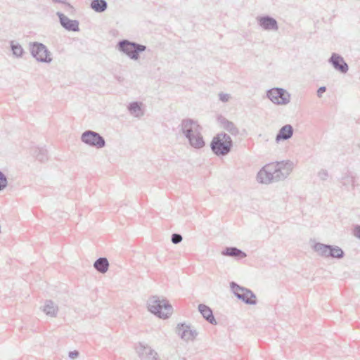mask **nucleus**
Here are the masks:
<instances>
[{
	"label": "nucleus",
	"mask_w": 360,
	"mask_h": 360,
	"mask_svg": "<svg viewBox=\"0 0 360 360\" xmlns=\"http://www.w3.org/2000/svg\"><path fill=\"white\" fill-rule=\"evenodd\" d=\"M233 147V141L229 135L221 132L214 136L210 143V148L217 156L228 155Z\"/></svg>",
	"instance_id": "nucleus-1"
},
{
	"label": "nucleus",
	"mask_w": 360,
	"mask_h": 360,
	"mask_svg": "<svg viewBox=\"0 0 360 360\" xmlns=\"http://www.w3.org/2000/svg\"><path fill=\"white\" fill-rule=\"evenodd\" d=\"M149 311L159 318L167 319L172 313V306L167 300H160L158 296H152L147 302Z\"/></svg>",
	"instance_id": "nucleus-2"
},
{
	"label": "nucleus",
	"mask_w": 360,
	"mask_h": 360,
	"mask_svg": "<svg viewBox=\"0 0 360 360\" xmlns=\"http://www.w3.org/2000/svg\"><path fill=\"white\" fill-rule=\"evenodd\" d=\"M117 49L123 53L130 59L138 60L140 58V53L147 49L146 46L131 41L128 39H122L118 41Z\"/></svg>",
	"instance_id": "nucleus-3"
},
{
	"label": "nucleus",
	"mask_w": 360,
	"mask_h": 360,
	"mask_svg": "<svg viewBox=\"0 0 360 360\" xmlns=\"http://www.w3.org/2000/svg\"><path fill=\"white\" fill-rule=\"evenodd\" d=\"M29 49L31 56L37 61L44 63H50L52 61L51 53L48 48L40 42H30Z\"/></svg>",
	"instance_id": "nucleus-4"
},
{
	"label": "nucleus",
	"mask_w": 360,
	"mask_h": 360,
	"mask_svg": "<svg viewBox=\"0 0 360 360\" xmlns=\"http://www.w3.org/2000/svg\"><path fill=\"white\" fill-rule=\"evenodd\" d=\"M313 249L319 256L323 257H331L340 259L345 256V252L342 248L336 245L316 243Z\"/></svg>",
	"instance_id": "nucleus-5"
},
{
	"label": "nucleus",
	"mask_w": 360,
	"mask_h": 360,
	"mask_svg": "<svg viewBox=\"0 0 360 360\" xmlns=\"http://www.w3.org/2000/svg\"><path fill=\"white\" fill-rule=\"evenodd\" d=\"M230 287L235 296L244 303L250 305H255L257 303L256 295L251 290L233 281L231 282Z\"/></svg>",
	"instance_id": "nucleus-6"
},
{
	"label": "nucleus",
	"mask_w": 360,
	"mask_h": 360,
	"mask_svg": "<svg viewBox=\"0 0 360 360\" xmlns=\"http://www.w3.org/2000/svg\"><path fill=\"white\" fill-rule=\"evenodd\" d=\"M274 166V171L275 172L276 181H283L290 175L293 170L295 164L291 160H282L271 162Z\"/></svg>",
	"instance_id": "nucleus-7"
},
{
	"label": "nucleus",
	"mask_w": 360,
	"mask_h": 360,
	"mask_svg": "<svg viewBox=\"0 0 360 360\" xmlns=\"http://www.w3.org/2000/svg\"><path fill=\"white\" fill-rule=\"evenodd\" d=\"M81 141L87 146L102 148L105 146V139L98 132L86 130L82 134Z\"/></svg>",
	"instance_id": "nucleus-8"
},
{
	"label": "nucleus",
	"mask_w": 360,
	"mask_h": 360,
	"mask_svg": "<svg viewBox=\"0 0 360 360\" xmlns=\"http://www.w3.org/2000/svg\"><path fill=\"white\" fill-rule=\"evenodd\" d=\"M266 96L276 105H286L290 101V94L283 88L275 87L268 90Z\"/></svg>",
	"instance_id": "nucleus-9"
},
{
	"label": "nucleus",
	"mask_w": 360,
	"mask_h": 360,
	"mask_svg": "<svg viewBox=\"0 0 360 360\" xmlns=\"http://www.w3.org/2000/svg\"><path fill=\"white\" fill-rule=\"evenodd\" d=\"M274 165L271 163L264 165L257 173V180L258 182L264 184H269L273 182H278L275 179Z\"/></svg>",
	"instance_id": "nucleus-10"
},
{
	"label": "nucleus",
	"mask_w": 360,
	"mask_h": 360,
	"mask_svg": "<svg viewBox=\"0 0 360 360\" xmlns=\"http://www.w3.org/2000/svg\"><path fill=\"white\" fill-rule=\"evenodd\" d=\"M179 129L186 139L202 130V127L198 122L191 118L183 119L179 124Z\"/></svg>",
	"instance_id": "nucleus-11"
},
{
	"label": "nucleus",
	"mask_w": 360,
	"mask_h": 360,
	"mask_svg": "<svg viewBox=\"0 0 360 360\" xmlns=\"http://www.w3.org/2000/svg\"><path fill=\"white\" fill-rule=\"evenodd\" d=\"M176 332L181 339L186 341L195 340L198 334L196 330L191 329V326L187 325L185 323H180L177 324Z\"/></svg>",
	"instance_id": "nucleus-12"
},
{
	"label": "nucleus",
	"mask_w": 360,
	"mask_h": 360,
	"mask_svg": "<svg viewBox=\"0 0 360 360\" xmlns=\"http://www.w3.org/2000/svg\"><path fill=\"white\" fill-rule=\"evenodd\" d=\"M328 63L333 68L340 73L345 74L349 70V66L343 57L336 53H333L328 59Z\"/></svg>",
	"instance_id": "nucleus-13"
},
{
	"label": "nucleus",
	"mask_w": 360,
	"mask_h": 360,
	"mask_svg": "<svg viewBox=\"0 0 360 360\" xmlns=\"http://www.w3.org/2000/svg\"><path fill=\"white\" fill-rule=\"evenodd\" d=\"M257 21L259 27L264 30L276 31L278 30V25L276 20L270 15H266L258 16L257 18Z\"/></svg>",
	"instance_id": "nucleus-14"
},
{
	"label": "nucleus",
	"mask_w": 360,
	"mask_h": 360,
	"mask_svg": "<svg viewBox=\"0 0 360 360\" xmlns=\"http://www.w3.org/2000/svg\"><path fill=\"white\" fill-rule=\"evenodd\" d=\"M59 18L61 26L68 31L78 32L79 31V21L77 20H71L65 15L60 12L56 13Z\"/></svg>",
	"instance_id": "nucleus-15"
},
{
	"label": "nucleus",
	"mask_w": 360,
	"mask_h": 360,
	"mask_svg": "<svg viewBox=\"0 0 360 360\" xmlns=\"http://www.w3.org/2000/svg\"><path fill=\"white\" fill-rule=\"evenodd\" d=\"M294 129L291 124L283 126L276 136V142L279 143L282 141L290 139L293 135Z\"/></svg>",
	"instance_id": "nucleus-16"
},
{
	"label": "nucleus",
	"mask_w": 360,
	"mask_h": 360,
	"mask_svg": "<svg viewBox=\"0 0 360 360\" xmlns=\"http://www.w3.org/2000/svg\"><path fill=\"white\" fill-rule=\"evenodd\" d=\"M198 311L208 323L212 325L217 324L213 311L210 307L205 304H200L198 305Z\"/></svg>",
	"instance_id": "nucleus-17"
},
{
	"label": "nucleus",
	"mask_w": 360,
	"mask_h": 360,
	"mask_svg": "<svg viewBox=\"0 0 360 360\" xmlns=\"http://www.w3.org/2000/svg\"><path fill=\"white\" fill-rule=\"evenodd\" d=\"M217 120L223 129L229 132L231 135L237 136L239 134V129L233 122L228 120L221 115L219 116Z\"/></svg>",
	"instance_id": "nucleus-18"
},
{
	"label": "nucleus",
	"mask_w": 360,
	"mask_h": 360,
	"mask_svg": "<svg viewBox=\"0 0 360 360\" xmlns=\"http://www.w3.org/2000/svg\"><path fill=\"white\" fill-rule=\"evenodd\" d=\"M187 140L191 146L195 149H201L205 145L201 131H198L195 134H192L191 136L187 139Z\"/></svg>",
	"instance_id": "nucleus-19"
},
{
	"label": "nucleus",
	"mask_w": 360,
	"mask_h": 360,
	"mask_svg": "<svg viewBox=\"0 0 360 360\" xmlns=\"http://www.w3.org/2000/svg\"><path fill=\"white\" fill-rule=\"evenodd\" d=\"M221 255L224 256L231 257L236 259H243L247 257L245 252L236 247H226L221 251Z\"/></svg>",
	"instance_id": "nucleus-20"
},
{
	"label": "nucleus",
	"mask_w": 360,
	"mask_h": 360,
	"mask_svg": "<svg viewBox=\"0 0 360 360\" xmlns=\"http://www.w3.org/2000/svg\"><path fill=\"white\" fill-rule=\"evenodd\" d=\"M127 110L131 115L137 118H140L144 115L143 103L139 101L131 102L127 105Z\"/></svg>",
	"instance_id": "nucleus-21"
},
{
	"label": "nucleus",
	"mask_w": 360,
	"mask_h": 360,
	"mask_svg": "<svg viewBox=\"0 0 360 360\" xmlns=\"http://www.w3.org/2000/svg\"><path fill=\"white\" fill-rule=\"evenodd\" d=\"M42 311L51 317H56L58 314V307L52 300H46L42 307Z\"/></svg>",
	"instance_id": "nucleus-22"
},
{
	"label": "nucleus",
	"mask_w": 360,
	"mask_h": 360,
	"mask_svg": "<svg viewBox=\"0 0 360 360\" xmlns=\"http://www.w3.org/2000/svg\"><path fill=\"white\" fill-rule=\"evenodd\" d=\"M32 154L41 162H44L49 159L48 151L44 147H34L32 148Z\"/></svg>",
	"instance_id": "nucleus-23"
},
{
	"label": "nucleus",
	"mask_w": 360,
	"mask_h": 360,
	"mask_svg": "<svg viewBox=\"0 0 360 360\" xmlns=\"http://www.w3.org/2000/svg\"><path fill=\"white\" fill-rule=\"evenodd\" d=\"M94 267L99 273L105 274L109 268L108 260L106 257H99L95 261Z\"/></svg>",
	"instance_id": "nucleus-24"
},
{
	"label": "nucleus",
	"mask_w": 360,
	"mask_h": 360,
	"mask_svg": "<svg viewBox=\"0 0 360 360\" xmlns=\"http://www.w3.org/2000/svg\"><path fill=\"white\" fill-rule=\"evenodd\" d=\"M90 8L96 13H103L108 8V3L105 0H91Z\"/></svg>",
	"instance_id": "nucleus-25"
},
{
	"label": "nucleus",
	"mask_w": 360,
	"mask_h": 360,
	"mask_svg": "<svg viewBox=\"0 0 360 360\" xmlns=\"http://www.w3.org/2000/svg\"><path fill=\"white\" fill-rule=\"evenodd\" d=\"M11 49L14 56L16 58H22L25 51L22 46L15 41L10 42Z\"/></svg>",
	"instance_id": "nucleus-26"
},
{
	"label": "nucleus",
	"mask_w": 360,
	"mask_h": 360,
	"mask_svg": "<svg viewBox=\"0 0 360 360\" xmlns=\"http://www.w3.org/2000/svg\"><path fill=\"white\" fill-rule=\"evenodd\" d=\"M354 181H355L354 177L352 176V174L350 172L345 173L341 179L342 186H344L347 188L349 186H352V187L353 188L355 186Z\"/></svg>",
	"instance_id": "nucleus-27"
},
{
	"label": "nucleus",
	"mask_w": 360,
	"mask_h": 360,
	"mask_svg": "<svg viewBox=\"0 0 360 360\" xmlns=\"http://www.w3.org/2000/svg\"><path fill=\"white\" fill-rule=\"evenodd\" d=\"M148 352H146V356L145 360H159L158 354L150 347L146 348Z\"/></svg>",
	"instance_id": "nucleus-28"
},
{
	"label": "nucleus",
	"mask_w": 360,
	"mask_h": 360,
	"mask_svg": "<svg viewBox=\"0 0 360 360\" xmlns=\"http://www.w3.org/2000/svg\"><path fill=\"white\" fill-rule=\"evenodd\" d=\"M8 185L6 176L0 170V191L4 190Z\"/></svg>",
	"instance_id": "nucleus-29"
},
{
	"label": "nucleus",
	"mask_w": 360,
	"mask_h": 360,
	"mask_svg": "<svg viewBox=\"0 0 360 360\" xmlns=\"http://www.w3.org/2000/svg\"><path fill=\"white\" fill-rule=\"evenodd\" d=\"M218 96H219V101L223 103L228 102L230 100V98H231V96L229 94H226V93H224V92L219 93Z\"/></svg>",
	"instance_id": "nucleus-30"
},
{
	"label": "nucleus",
	"mask_w": 360,
	"mask_h": 360,
	"mask_svg": "<svg viewBox=\"0 0 360 360\" xmlns=\"http://www.w3.org/2000/svg\"><path fill=\"white\" fill-rule=\"evenodd\" d=\"M182 236L179 233H173L171 236V240L174 244H179L182 241Z\"/></svg>",
	"instance_id": "nucleus-31"
},
{
	"label": "nucleus",
	"mask_w": 360,
	"mask_h": 360,
	"mask_svg": "<svg viewBox=\"0 0 360 360\" xmlns=\"http://www.w3.org/2000/svg\"><path fill=\"white\" fill-rule=\"evenodd\" d=\"M318 176L319 177V179L322 181H326L328 177V171L326 169H321L319 172H318Z\"/></svg>",
	"instance_id": "nucleus-32"
},
{
	"label": "nucleus",
	"mask_w": 360,
	"mask_h": 360,
	"mask_svg": "<svg viewBox=\"0 0 360 360\" xmlns=\"http://www.w3.org/2000/svg\"><path fill=\"white\" fill-rule=\"evenodd\" d=\"M354 236L360 240V225H356L353 230Z\"/></svg>",
	"instance_id": "nucleus-33"
},
{
	"label": "nucleus",
	"mask_w": 360,
	"mask_h": 360,
	"mask_svg": "<svg viewBox=\"0 0 360 360\" xmlns=\"http://www.w3.org/2000/svg\"><path fill=\"white\" fill-rule=\"evenodd\" d=\"M326 91V86H321L317 90V96L319 98H321L322 97V94L323 93H325Z\"/></svg>",
	"instance_id": "nucleus-34"
},
{
	"label": "nucleus",
	"mask_w": 360,
	"mask_h": 360,
	"mask_svg": "<svg viewBox=\"0 0 360 360\" xmlns=\"http://www.w3.org/2000/svg\"><path fill=\"white\" fill-rule=\"evenodd\" d=\"M79 352L77 351V350H74V351H71L69 352L68 354V356L70 358V359H75L77 357L79 356Z\"/></svg>",
	"instance_id": "nucleus-35"
},
{
	"label": "nucleus",
	"mask_w": 360,
	"mask_h": 360,
	"mask_svg": "<svg viewBox=\"0 0 360 360\" xmlns=\"http://www.w3.org/2000/svg\"><path fill=\"white\" fill-rule=\"evenodd\" d=\"M53 1H54L56 3H64V1L63 0H53Z\"/></svg>",
	"instance_id": "nucleus-36"
}]
</instances>
